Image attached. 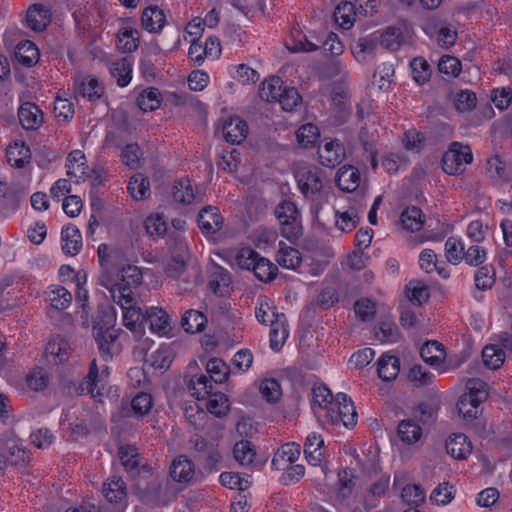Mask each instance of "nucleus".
<instances>
[{
  "mask_svg": "<svg viewBox=\"0 0 512 512\" xmlns=\"http://www.w3.org/2000/svg\"><path fill=\"white\" fill-rule=\"evenodd\" d=\"M225 140L231 144H240L248 135V125L240 117H230L222 128Z\"/></svg>",
  "mask_w": 512,
  "mask_h": 512,
  "instance_id": "nucleus-10",
  "label": "nucleus"
},
{
  "mask_svg": "<svg viewBox=\"0 0 512 512\" xmlns=\"http://www.w3.org/2000/svg\"><path fill=\"white\" fill-rule=\"evenodd\" d=\"M304 453L310 465L318 466L324 457V440L321 435L310 433L304 443Z\"/></svg>",
  "mask_w": 512,
  "mask_h": 512,
  "instance_id": "nucleus-17",
  "label": "nucleus"
},
{
  "mask_svg": "<svg viewBox=\"0 0 512 512\" xmlns=\"http://www.w3.org/2000/svg\"><path fill=\"white\" fill-rule=\"evenodd\" d=\"M413 79L418 84H424L431 76V67L429 63L422 57H416L411 62Z\"/></svg>",
  "mask_w": 512,
  "mask_h": 512,
  "instance_id": "nucleus-57",
  "label": "nucleus"
},
{
  "mask_svg": "<svg viewBox=\"0 0 512 512\" xmlns=\"http://www.w3.org/2000/svg\"><path fill=\"white\" fill-rule=\"evenodd\" d=\"M128 191L135 200L145 199L150 192L148 178L141 173L133 175L128 183Z\"/></svg>",
  "mask_w": 512,
  "mask_h": 512,
  "instance_id": "nucleus-35",
  "label": "nucleus"
},
{
  "mask_svg": "<svg viewBox=\"0 0 512 512\" xmlns=\"http://www.w3.org/2000/svg\"><path fill=\"white\" fill-rule=\"evenodd\" d=\"M420 355L424 362L437 366L445 358V351L442 344L437 341H427L420 349Z\"/></svg>",
  "mask_w": 512,
  "mask_h": 512,
  "instance_id": "nucleus-30",
  "label": "nucleus"
},
{
  "mask_svg": "<svg viewBox=\"0 0 512 512\" xmlns=\"http://www.w3.org/2000/svg\"><path fill=\"white\" fill-rule=\"evenodd\" d=\"M188 388L197 399H204L212 393L213 386L208 376L201 374L191 378Z\"/></svg>",
  "mask_w": 512,
  "mask_h": 512,
  "instance_id": "nucleus-43",
  "label": "nucleus"
},
{
  "mask_svg": "<svg viewBox=\"0 0 512 512\" xmlns=\"http://www.w3.org/2000/svg\"><path fill=\"white\" fill-rule=\"evenodd\" d=\"M252 272L259 281L267 283L276 278L278 267L270 260L261 257L257 259L256 266Z\"/></svg>",
  "mask_w": 512,
  "mask_h": 512,
  "instance_id": "nucleus-40",
  "label": "nucleus"
},
{
  "mask_svg": "<svg viewBox=\"0 0 512 512\" xmlns=\"http://www.w3.org/2000/svg\"><path fill=\"white\" fill-rule=\"evenodd\" d=\"M262 256L251 247H243L239 249L235 255L236 264L244 270L253 271L256 266L257 259Z\"/></svg>",
  "mask_w": 512,
  "mask_h": 512,
  "instance_id": "nucleus-46",
  "label": "nucleus"
},
{
  "mask_svg": "<svg viewBox=\"0 0 512 512\" xmlns=\"http://www.w3.org/2000/svg\"><path fill=\"white\" fill-rule=\"evenodd\" d=\"M475 285L479 290H488L495 283V272L492 267H480L474 276Z\"/></svg>",
  "mask_w": 512,
  "mask_h": 512,
  "instance_id": "nucleus-62",
  "label": "nucleus"
},
{
  "mask_svg": "<svg viewBox=\"0 0 512 512\" xmlns=\"http://www.w3.org/2000/svg\"><path fill=\"white\" fill-rule=\"evenodd\" d=\"M230 283L231 277L229 272L223 268H217V270L210 275L208 285L214 294L224 296L228 293Z\"/></svg>",
  "mask_w": 512,
  "mask_h": 512,
  "instance_id": "nucleus-33",
  "label": "nucleus"
},
{
  "mask_svg": "<svg viewBox=\"0 0 512 512\" xmlns=\"http://www.w3.org/2000/svg\"><path fill=\"white\" fill-rule=\"evenodd\" d=\"M103 314L107 317V322L102 328L99 327V330L94 331V338L101 357L108 361L120 352V345L117 343L119 331L114 329L115 314L110 310H104Z\"/></svg>",
  "mask_w": 512,
  "mask_h": 512,
  "instance_id": "nucleus-1",
  "label": "nucleus"
},
{
  "mask_svg": "<svg viewBox=\"0 0 512 512\" xmlns=\"http://www.w3.org/2000/svg\"><path fill=\"white\" fill-rule=\"evenodd\" d=\"M145 322L149 323L152 332L166 335L170 330L169 315L159 307H150L145 311Z\"/></svg>",
  "mask_w": 512,
  "mask_h": 512,
  "instance_id": "nucleus-16",
  "label": "nucleus"
},
{
  "mask_svg": "<svg viewBox=\"0 0 512 512\" xmlns=\"http://www.w3.org/2000/svg\"><path fill=\"white\" fill-rule=\"evenodd\" d=\"M111 298L115 303L121 306V308L130 306L133 304V292L132 288L125 283L118 282L111 288Z\"/></svg>",
  "mask_w": 512,
  "mask_h": 512,
  "instance_id": "nucleus-51",
  "label": "nucleus"
},
{
  "mask_svg": "<svg viewBox=\"0 0 512 512\" xmlns=\"http://www.w3.org/2000/svg\"><path fill=\"white\" fill-rule=\"evenodd\" d=\"M401 497L411 508H417L425 501V492L419 485H406L402 489Z\"/></svg>",
  "mask_w": 512,
  "mask_h": 512,
  "instance_id": "nucleus-54",
  "label": "nucleus"
},
{
  "mask_svg": "<svg viewBox=\"0 0 512 512\" xmlns=\"http://www.w3.org/2000/svg\"><path fill=\"white\" fill-rule=\"evenodd\" d=\"M283 81L278 76H272L261 83L259 97L266 102H275L283 90Z\"/></svg>",
  "mask_w": 512,
  "mask_h": 512,
  "instance_id": "nucleus-27",
  "label": "nucleus"
},
{
  "mask_svg": "<svg viewBox=\"0 0 512 512\" xmlns=\"http://www.w3.org/2000/svg\"><path fill=\"white\" fill-rule=\"evenodd\" d=\"M171 258L165 266V273L168 277L178 278L186 269L188 259V247L184 241H176L171 248Z\"/></svg>",
  "mask_w": 512,
  "mask_h": 512,
  "instance_id": "nucleus-7",
  "label": "nucleus"
},
{
  "mask_svg": "<svg viewBox=\"0 0 512 512\" xmlns=\"http://www.w3.org/2000/svg\"><path fill=\"white\" fill-rule=\"evenodd\" d=\"M361 181L360 172L353 166L341 167L336 176V184L344 192H354L359 187Z\"/></svg>",
  "mask_w": 512,
  "mask_h": 512,
  "instance_id": "nucleus-20",
  "label": "nucleus"
},
{
  "mask_svg": "<svg viewBox=\"0 0 512 512\" xmlns=\"http://www.w3.org/2000/svg\"><path fill=\"white\" fill-rule=\"evenodd\" d=\"M0 452L11 466H24L30 461V453L13 430L0 435Z\"/></svg>",
  "mask_w": 512,
  "mask_h": 512,
  "instance_id": "nucleus-2",
  "label": "nucleus"
},
{
  "mask_svg": "<svg viewBox=\"0 0 512 512\" xmlns=\"http://www.w3.org/2000/svg\"><path fill=\"white\" fill-rule=\"evenodd\" d=\"M344 148L335 140L327 141L318 149L319 161L322 165L334 168L344 159Z\"/></svg>",
  "mask_w": 512,
  "mask_h": 512,
  "instance_id": "nucleus-12",
  "label": "nucleus"
},
{
  "mask_svg": "<svg viewBox=\"0 0 512 512\" xmlns=\"http://www.w3.org/2000/svg\"><path fill=\"white\" fill-rule=\"evenodd\" d=\"M160 93L157 88H148L137 98V105L142 111H153L160 105Z\"/></svg>",
  "mask_w": 512,
  "mask_h": 512,
  "instance_id": "nucleus-50",
  "label": "nucleus"
},
{
  "mask_svg": "<svg viewBox=\"0 0 512 512\" xmlns=\"http://www.w3.org/2000/svg\"><path fill=\"white\" fill-rule=\"evenodd\" d=\"M99 370L94 359L90 364L88 375L85 377L81 384L82 391H86L92 397L101 395L100 388L98 387L99 382Z\"/></svg>",
  "mask_w": 512,
  "mask_h": 512,
  "instance_id": "nucleus-48",
  "label": "nucleus"
},
{
  "mask_svg": "<svg viewBox=\"0 0 512 512\" xmlns=\"http://www.w3.org/2000/svg\"><path fill=\"white\" fill-rule=\"evenodd\" d=\"M18 118L24 129L36 130L42 125L43 113L35 104L26 102L18 109Z\"/></svg>",
  "mask_w": 512,
  "mask_h": 512,
  "instance_id": "nucleus-13",
  "label": "nucleus"
},
{
  "mask_svg": "<svg viewBox=\"0 0 512 512\" xmlns=\"http://www.w3.org/2000/svg\"><path fill=\"white\" fill-rule=\"evenodd\" d=\"M8 162L17 168H22L28 163L30 149L24 143H15L7 148Z\"/></svg>",
  "mask_w": 512,
  "mask_h": 512,
  "instance_id": "nucleus-42",
  "label": "nucleus"
},
{
  "mask_svg": "<svg viewBox=\"0 0 512 512\" xmlns=\"http://www.w3.org/2000/svg\"><path fill=\"white\" fill-rule=\"evenodd\" d=\"M498 344H490L483 348L482 358L484 364L490 369L500 368L505 360V351L512 352V333L502 332L498 336Z\"/></svg>",
  "mask_w": 512,
  "mask_h": 512,
  "instance_id": "nucleus-4",
  "label": "nucleus"
},
{
  "mask_svg": "<svg viewBox=\"0 0 512 512\" xmlns=\"http://www.w3.org/2000/svg\"><path fill=\"white\" fill-rule=\"evenodd\" d=\"M153 240L162 238L167 235L169 241L176 245V241H183L178 231V226H172V230L168 226H139Z\"/></svg>",
  "mask_w": 512,
  "mask_h": 512,
  "instance_id": "nucleus-39",
  "label": "nucleus"
},
{
  "mask_svg": "<svg viewBox=\"0 0 512 512\" xmlns=\"http://www.w3.org/2000/svg\"><path fill=\"white\" fill-rule=\"evenodd\" d=\"M110 73L119 86H126L131 81L132 67L127 58H121L111 63Z\"/></svg>",
  "mask_w": 512,
  "mask_h": 512,
  "instance_id": "nucleus-32",
  "label": "nucleus"
},
{
  "mask_svg": "<svg viewBox=\"0 0 512 512\" xmlns=\"http://www.w3.org/2000/svg\"><path fill=\"white\" fill-rule=\"evenodd\" d=\"M279 224H294L298 221L300 213L294 202L284 200L274 210Z\"/></svg>",
  "mask_w": 512,
  "mask_h": 512,
  "instance_id": "nucleus-31",
  "label": "nucleus"
},
{
  "mask_svg": "<svg viewBox=\"0 0 512 512\" xmlns=\"http://www.w3.org/2000/svg\"><path fill=\"white\" fill-rule=\"evenodd\" d=\"M206 371L209 379L221 384L227 380L230 368L223 360L212 358L207 362Z\"/></svg>",
  "mask_w": 512,
  "mask_h": 512,
  "instance_id": "nucleus-41",
  "label": "nucleus"
},
{
  "mask_svg": "<svg viewBox=\"0 0 512 512\" xmlns=\"http://www.w3.org/2000/svg\"><path fill=\"white\" fill-rule=\"evenodd\" d=\"M298 187L306 198L320 194L323 188L321 173L316 168L301 167L295 172Z\"/></svg>",
  "mask_w": 512,
  "mask_h": 512,
  "instance_id": "nucleus-5",
  "label": "nucleus"
},
{
  "mask_svg": "<svg viewBox=\"0 0 512 512\" xmlns=\"http://www.w3.org/2000/svg\"><path fill=\"white\" fill-rule=\"evenodd\" d=\"M119 456L126 471L130 473L138 472L139 462L136 447L131 445L121 446Z\"/></svg>",
  "mask_w": 512,
  "mask_h": 512,
  "instance_id": "nucleus-56",
  "label": "nucleus"
},
{
  "mask_svg": "<svg viewBox=\"0 0 512 512\" xmlns=\"http://www.w3.org/2000/svg\"><path fill=\"white\" fill-rule=\"evenodd\" d=\"M339 301V295L335 285H327L322 288L317 296L316 303L322 309H329Z\"/></svg>",
  "mask_w": 512,
  "mask_h": 512,
  "instance_id": "nucleus-64",
  "label": "nucleus"
},
{
  "mask_svg": "<svg viewBox=\"0 0 512 512\" xmlns=\"http://www.w3.org/2000/svg\"><path fill=\"white\" fill-rule=\"evenodd\" d=\"M153 407L152 396L145 392H139L131 400V408L134 415L143 417L151 411Z\"/></svg>",
  "mask_w": 512,
  "mask_h": 512,
  "instance_id": "nucleus-53",
  "label": "nucleus"
},
{
  "mask_svg": "<svg viewBox=\"0 0 512 512\" xmlns=\"http://www.w3.org/2000/svg\"><path fill=\"white\" fill-rule=\"evenodd\" d=\"M447 260L452 264H458L463 260L464 245L454 237H449L445 243Z\"/></svg>",
  "mask_w": 512,
  "mask_h": 512,
  "instance_id": "nucleus-60",
  "label": "nucleus"
},
{
  "mask_svg": "<svg viewBox=\"0 0 512 512\" xmlns=\"http://www.w3.org/2000/svg\"><path fill=\"white\" fill-rule=\"evenodd\" d=\"M260 392L263 398L272 403L277 402L282 395L281 386L274 378L263 380L260 385Z\"/></svg>",
  "mask_w": 512,
  "mask_h": 512,
  "instance_id": "nucleus-61",
  "label": "nucleus"
},
{
  "mask_svg": "<svg viewBox=\"0 0 512 512\" xmlns=\"http://www.w3.org/2000/svg\"><path fill=\"white\" fill-rule=\"evenodd\" d=\"M319 136L318 127L310 123L302 125L296 133L297 141L303 148L313 147Z\"/></svg>",
  "mask_w": 512,
  "mask_h": 512,
  "instance_id": "nucleus-47",
  "label": "nucleus"
},
{
  "mask_svg": "<svg viewBox=\"0 0 512 512\" xmlns=\"http://www.w3.org/2000/svg\"><path fill=\"white\" fill-rule=\"evenodd\" d=\"M331 411V420L333 423L342 422L347 428L356 425L357 412L352 400L346 394L338 393L336 395V401Z\"/></svg>",
  "mask_w": 512,
  "mask_h": 512,
  "instance_id": "nucleus-6",
  "label": "nucleus"
},
{
  "mask_svg": "<svg viewBox=\"0 0 512 512\" xmlns=\"http://www.w3.org/2000/svg\"><path fill=\"white\" fill-rule=\"evenodd\" d=\"M62 250L65 254L77 255L82 248V235L77 226H65L61 232Z\"/></svg>",
  "mask_w": 512,
  "mask_h": 512,
  "instance_id": "nucleus-21",
  "label": "nucleus"
},
{
  "mask_svg": "<svg viewBox=\"0 0 512 512\" xmlns=\"http://www.w3.org/2000/svg\"><path fill=\"white\" fill-rule=\"evenodd\" d=\"M48 296L52 307L57 310L66 309L72 301L71 293L62 286L52 289Z\"/></svg>",
  "mask_w": 512,
  "mask_h": 512,
  "instance_id": "nucleus-58",
  "label": "nucleus"
},
{
  "mask_svg": "<svg viewBox=\"0 0 512 512\" xmlns=\"http://www.w3.org/2000/svg\"><path fill=\"white\" fill-rule=\"evenodd\" d=\"M473 160L471 149L468 145L453 142L442 157V167L449 175H459L465 170V165Z\"/></svg>",
  "mask_w": 512,
  "mask_h": 512,
  "instance_id": "nucleus-3",
  "label": "nucleus"
},
{
  "mask_svg": "<svg viewBox=\"0 0 512 512\" xmlns=\"http://www.w3.org/2000/svg\"><path fill=\"white\" fill-rule=\"evenodd\" d=\"M51 21V14L42 4L31 5L26 14V25L35 32H42Z\"/></svg>",
  "mask_w": 512,
  "mask_h": 512,
  "instance_id": "nucleus-11",
  "label": "nucleus"
},
{
  "mask_svg": "<svg viewBox=\"0 0 512 512\" xmlns=\"http://www.w3.org/2000/svg\"><path fill=\"white\" fill-rule=\"evenodd\" d=\"M406 291L410 301L419 306L428 301L430 297L427 285L420 280H411L406 285Z\"/></svg>",
  "mask_w": 512,
  "mask_h": 512,
  "instance_id": "nucleus-38",
  "label": "nucleus"
},
{
  "mask_svg": "<svg viewBox=\"0 0 512 512\" xmlns=\"http://www.w3.org/2000/svg\"><path fill=\"white\" fill-rule=\"evenodd\" d=\"M446 451L454 459L463 460L471 454L472 445L465 434H452L446 441Z\"/></svg>",
  "mask_w": 512,
  "mask_h": 512,
  "instance_id": "nucleus-14",
  "label": "nucleus"
},
{
  "mask_svg": "<svg viewBox=\"0 0 512 512\" xmlns=\"http://www.w3.org/2000/svg\"><path fill=\"white\" fill-rule=\"evenodd\" d=\"M146 362H148L155 369L166 370L172 363L171 352L168 348H160L152 352Z\"/></svg>",
  "mask_w": 512,
  "mask_h": 512,
  "instance_id": "nucleus-59",
  "label": "nucleus"
},
{
  "mask_svg": "<svg viewBox=\"0 0 512 512\" xmlns=\"http://www.w3.org/2000/svg\"><path fill=\"white\" fill-rule=\"evenodd\" d=\"M102 492L108 502L125 506L127 489L121 477L113 475L108 478L103 484Z\"/></svg>",
  "mask_w": 512,
  "mask_h": 512,
  "instance_id": "nucleus-9",
  "label": "nucleus"
},
{
  "mask_svg": "<svg viewBox=\"0 0 512 512\" xmlns=\"http://www.w3.org/2000/svg\"><path fill=\"white\" fill-rule=\"evenodd\" d=\"M400 440L407 445L418 442L422 436V428L413 420H402L397 429Z\"/></svg>",
  "mask_w": 512,
  "mask_h": 512,
  "instance_id": "nucleus-25",
  "label": "nucleus"
},
{
  "mask_svg": "<svg viewBox=\"0 0 512 512\" xmlns=\"http://www.w3.org/2000/svg\"><path fill=\"white\" fill-rule=\"evenodd\" d=\"M284 321L285 317L270 325V347L274 351H279L288 337L289 333Z\"/></svg>",
  "mask_w": 512,
  "mask_h": 512,
  "instance_id": "nucleus-45",
  "label": "nucleus"
},
{
  "mask_svg": "<svg viewBox=\"0 0 512 512\" xmlns=\"http://www.w3.org/2000/svg\"><path fill=\"white\" fill-rule=\"evenodd\" d=\"M206 408L209 413L215 415L216 417H224L230 410L229 400L224 393H211L208 396Z\"/></svg>",
  "mask_w": 512,
  "mask_h": 512,
  "instance_id": "nucleus-34",
  "label": "nucleus"
},
{
  "mask_svg": "<svg viewBox=\"0 0 512 512\" xmlns=\"http://www.w3.org/2000/svg\"><path fill=\"white\" fill-rule=\"evenodd\" d=\"M195 475L194 464L185 456H179L170 467V476L179 483H190Z\"/></svg>",
  "mask_w": 512,
  "mask_h": 512,
  "instance_id": "nucleus-19",
  "label": "nucleus"
},
{
  "mask_svg": "<svg viewBox=\"0 0 512 512\" xmlns=\"http://www.w3.org/2000/svg\"><path fill=\"white\" fill-rule=\"evenodd\" d=\"M165 22V15L158 6H149L142 12L141 25L143 29L150 33L159 32L163 28Z\"/></svg>",
  "mask_w": 512,
  "mask_h": 512,
  "instance_id": "nucleus-22",
  "label": "nucleus"
},
{
  "mask_svg": "<svg viewBox=\"0 0 512 512\" xmlns=\"http://www.w3.org/2000/svg\"><path fill=\"white\" fill-rule=\"evenodd\" d=\"M257 320L265 325H271L276 321L284 318V314H279L276 308L267 300L260 301L255 310Z\"/></svg>",
  "mask_w": 512,
  "mask_h": 512,
  "instance_id": "nucleus-37",
  "label": "nucleus"
},
{
  "mask_svg": "<svg viewBox=\"0 0 512 512\" xmlns=\"http://www.w3.org/2000/svg\"><path fill=\"white\" fill-rule=\"evenodd\" d=\"M377 365L378 376L383 381L389 382L396 379L400 372V360L394 355L383 354L379 358Z\"/></svg>",
  "mask_w": 512,
  "mask_h": 512,
  "instance_id": "nucleus-24",
  "label": "nucleus"
},
{
  "mask_svg": "<svg viewBox=\"0 0 512 512\" xmlns=\"http://www.w3.org/2000/svg\"><path fill=\"white\" fill-rule=\"evenodd\" d=\"M173 198L181 204H191L195 199L194 190L190 179L181 178L173 186Z\"/></svg>",
  "mask_w": 512,
  "mask_h": 512,
  "instance_id": "nucleus-36",
  "label": "nucleus"
},
{
  "mask_svg": "<svg viewBox=\"0 0 512 512\" xmlns=\"http://www.w3.org/2000/svg\"><path fill=\"white\" fill-rule=\"evenodd\" d=\"M480 404H476L471 396H461L457 402L459 414L467 421H472L477 417Z\"/></svg>",
  "mask_w": 512,
  "mask_h": 512,
  "instance_id": "nucleus-63",
  "label": "nucleus"
},
{
  "mask_svg": "<svg viewBox=\"0 0 512 512\" xmlns=\"http://www.w3.org/2000/svg\"><path fill=\"white\" fill-rule=\"evenodd\" d=\"M466 389L468 390L463 396H471L476 404H481L488 397V385L486 382L479 378H471L466 382Z\"/></svg>",
  "mask_w": 512,
  "mask_h": 512,
  "instance_id": "nucleus-44",
  "label": "nucleus"
},
{
  "mask_svg": "<svg viewBox=\"0 0 512 512\" xmlns=\"http://www.w3.org/2000/svg\"><path fill=\"white\" fill-rule=\"evenodd\" d=\"M300 455V446L295 443L282 445L274 454L271 465L275 470H284L293 464Z\"/></svg>",
  "mask_w": 512,
  "mask_h": 512,
  "instance_id": "nucleus-15",
  "label": "nucleus"
},
{
  "mask_svg": "<svg viewBox=\"0 0 512 512\" xmlns=\"http://www.w3.org/2000/svg\"><path fill=\"white\" fill-rule=\"evenodd\" d=\"M379 39L378 35L374 33L356 40L351 46L355 58L359 62H363L366 61L368 57H373L379 44Z\"/></svg>",
  "mask_w": 512,
  "mask_h": 512,
  "instance_id": "nucleus-18",
  "label": "nucleus"
},
{
  "mask_svg": "<svg viewBox=\"0 0 512 512\" xmlns=\"http://www.w3.org/2000/svg\"><path fill=\"white\" fill-rule=\"evenodd\" d=\"M15 57L22 65L32 67L39 60V51L34 43L27 40L17 45Z\"/></svg>",
  "mask_w": 512,
  "mask_h": 512,
  "instance_id": "nucleus-28",
  "label": "nucleus"
},
{
  "mask_svg": "<svg viewBox=\"0 0 512 512\" xmlns=\"http://www.w3.org/2000/svg\"><path fill=\"white\" fill-rule=\"evenodd\" d=\"M138 31L123 28L118 33V47L122 52H132L138 48Z\"/></svg>",
  "mask_w": 512,
  "mask_h": 512,
  "instance_id": "nucleus-55",
  "label": "nucleus"
},
{
  "mask_svg": "<svg viewBox=\"0 0 512 512\" xmlns=\"http://www.w3.org/2000/svg\"><path fill=\"white\" fill-rule=\"evenodd\" d=\"M207 317L198 310H187L181 319L182 328L188 333H197L205 329Z\"/></svg>",
  "mask_w": 512,
  "mask_h": 512,
  "instance_id": "nucleus-26",
  "label": "nucleus"
},
{
  "mask_svg": "<svg viewBox=\"0 0 512 512\" xmlns=\"http://www.w3.org/2000/svg\"><path fill=\"white\" fill-rule=\"evenodd\" d=\"M280 248L277 253V262L280 266L286 269H296L302 262L300 252L290 246H286L280 242Z\"/></svg>",
  "mask_w": 512,
  "mask_h": 512,
  "instance_id": "nucleus-29",
  "label": "nucleus"
},
{
  "mask_svg": "<svg viewBox=\"0 0 512 512\" xmlns=\"http://www.w3.org/2000/svg\"><path fill=\"white\" fill-rule=\"evenodd\" d=\"M122 309L124 310L123 323L128 329L136 331L137 325L145 322V312H143L141 308L132 304Z\"/></svg>",
  "mask_w": 512,
  "mask_h": 512,
  "instance_id": "nucleus-52",
  "label": "nucleus"
},
{
  "mask_svg": "<svg viewBox=\"0 0 512 512\" xmlns=\"http://www.w3.org/2000/svg\"><path fill=\"white\" fill-rule=\"evenodd\" d=\"M75 92L89 100L99 99L103 93V87L96 78L87 76L75 80Z\"/></svg>",
  "mask_w": 512,
  "mask_h": 512,
  "instance_id": "nucleus-23",
  "label": "nucleus"
},
{
  "mask_svg": "<svg viewBox=\"0 0 512 512\" xmlns=\"http://www.w3.org/2000/svg\"><path fill=\"white\" fill-rule=\"evenodd\" d=\"M235 460L241 465H249L254 461L256 452L249 441L237 442L233 449Z\"/></svg>",
  "mask_w": 512,
  "mask_h": 512,
  "instance_id": "nucleus-49",
  "label": "nucleus"
},
{
  "mask_svg": "<svg viewBox=\"0 0 512 512\" xmlns=\"http://www.w3.org/2000/svg\"><path fill=\"white\" fill-rule=\"evenodd\" d=\"M67 175L75 179L76 183L85 181L89 177V167L84 153L80 150H73L69 153L66 161Z\"/></svg>",
  "mask_w": 512,
  "mask_h": 512,
  "instance_id": "nucleus-8",
  "label": "nucleus"
}]
</instances>
